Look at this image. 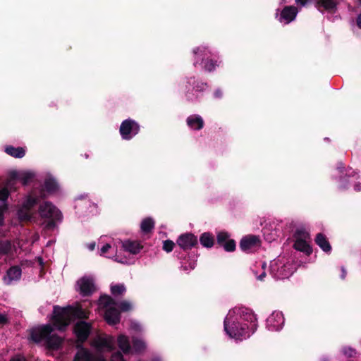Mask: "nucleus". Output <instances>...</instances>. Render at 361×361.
<instances>
[{
	"label": "nucleus",
	"mask_w": 361,
	"mask_h": 361,
	"mask_svg": "<svg viewBox=\"0 0 361 361\" xmlns=\"http://www.w3.org/2000/svg\"><path fill=\"white\" fill-rule=\"evenodd\" d=\"M154 226V221L152 218H146L141 223L140 228L142 232H150Z\"/></svg>",
	"instance_id": "c85d7f7f"
},
{
	"label": "nucleus",
	"mask_w": 361,
	"mask_h": 361,
	"mask_svg": "<svg viewBox=\"0 0 361 361\" xmlns=\"http://www.w3.org/2000/svg\"><path fill=\"white\" fill-rule=\"evenodd\" d=\"M34 178V173L31 171H12L9 173L7 187H11L16 181L21 182L23 185L28 184Z\"/></svg>",
	"instance_id": "9d476101"
},
{
	"label": "nucleus",
	"mask_w": 361,
	"mask_h": 361,
	"mask_svg": "<svg viewBox=\"0 0 361 361\" xmlns=\"http://www.w3.org/2000/svg\"><path fill=\"white\" fill-rule=\"evenodd\" d=\"M293 248H310V237L307 231L303 228L298 229L295 234Z\"/></svg>",
	"instance_id": "ddd939ff"
},
{
	"label": "nucleus",
	"mask_w": 361,
	"mask_h": 361,
	"mask_svg": "<svg viewBox=\"0 0 361 361\" xmlns=\"http://www.w3.org/2000/svg\"><path fill=\"white\" fill-rule=\"evenodd\" d=\"M122 248H137V246L135 245V243L126 240V241H117L111 243L110 242V238L104 235L101 236L97 241H92L87 244V248H111L112 247H120Z\"/></svg>",
	"instance_id": "6e6552de"
},
{
	"label": "nucleus",
	"mask_w": 361,
	"mask_h": 361,
	"mask_svg": "<svg viewBox=\"0 0 361 361\" xmlns=\"http://www.w3.org/2000/svg\"><path fill=\"white\" fill-rule=\"evenodd\" d=\"M361 4V0H359ZM357 24L360 28H361V14L358 16L357 19Z\"/></svg>",
	"instance_id": "c03bdc74"
},
{
	"label": "nucleus",
	"mask_w": 361,
	"mask_h": 361,
	"mask_svg": "<svg viewBox=\"0 0 361 361\" xmlns=\"http://www.w3.org/2000/svg\"><path fill=\"white\" fill-rule=\"evenodd\" d=\"M343 353L348 357H354L356 355L355 350L350 348H344Z\"/></svg>",
	"instance_id": "4c0bfd02"
},
{
	"label": "nucleus",
	"mask_w": 361,
	"mask_h": 361,
	"mask_svg": "<svg viewBox=\"0 0 361 361\" xmlns=\"http://www.w3.org/2000/svg\"><path fill=\"white\" fill-rule=\"evenodd\" d=\"M193 52L197 59L208 55V51L205 47H198L196 49H194Z\"/></svg>",
	"instance_id": "72a5a7b5"
},
{
	"label": "nucleus",
	"mask_w": 361,
	"mask_h": 361,
	"mask_svg": "<svg viewBox=\"0 0 361 361\" xmlns=\"http://www.w3.org/2000/svg\"><path fill=\"white\" fill-rule=\"evenodd\" d=\"M342 272H343V274H342L341 277H342V279H345V275H346V272H345V269L343 268L342 269Z\"/></svg>",
	"instance_id": "3c124183"
},
{
	"label": "nucleus",
	"mask_w": 361,
	"mask_h": 361,
	"mask_svg": "<svg viewBox=\"0 0 361 361\" xmlns=\"http://www.w3.org/2000/svg\"><path fill=\"white\" fill-rule=\"evenodd\" d=\"M5 152L16 158H22L25 154V151L23 147H13L12 146H8L5 149Z\"/></svg>",
	"instance_id": "bb28decb"
},
{
	"label": "nucleus",
	"mask_w": 361,
	"mask_h": 361,
	"mask_svg": "<svg viewBox=\"0 0 361 361\" xmlns=\"http://www.w3.org/2000/svg\"><path fill=\"white\" fill-rule=\"evenodd\" d=\"M298 13V9L294 6H286L281 12L279 20L281 23L288 24L293 21Z\"/></svg>",
	"instance_id": "a211bd4d"
},
{
	"label": "nucleus",
	"mask_w": 361,
	"mask_h": 361,
	"mask_svg": "<svg viewBox=\"0 0 361 361\" xmlns=\"http://www.w3.org/2000/svg\"><path fill=\"white\" fill-rule=\"evenodd\" d=\"M166 250L169 252L171 251L172 250L169 249V250Z\"/></svg>",
	"instance_id": "052dcab7"
},
{
	"label": "nucleus",
	"mask_w": 361,
	"mask_h": 361,
	"mask_svg": "<svg viewBox=\"0 0 361 361\" xmlns=\"http://www.w3.org/2000/svg\"><path fill=\"white\" fill-rule=\"evenodd\" d=\"M190 82H191V81H190ZM192 83H194V82H195V80H192Z\"/></svg>",
	"instance_id": "680f3d73"
},
{
	"label": "nucleus",
	"mask_w": 361,
	"mask_h": 361,
	"mask_svg": "<svg viewBox=\"0 0 361 361\" xmlns=\"http://www.w3.org/2000/svg\"><path fill=\"white\" fill-rule=\"evenodd\" d=\"M257 319L253 312L245 307L234 308L224 319V330L231 338L243 340L250 336L257 329Z\"/></svg>",
	"instance_id": "f257e3e1"
},
{
	"label": "nucleus",
	"mask_w": 361,
	"mask_h": 361,
	"mask_svg": "<svg viewBox=\"0 0 361 361\" xmlns=\"http://www.w3.org/2000/svg\"><path fill=\"white\" fill-rule=\"evenodd\" d=\"M215 66L212 62H208L204 65V69L207 71H212L215 68Z\"/></svg>",
	"instance_id": "58836bf2"
},
{
	"label": "nucleus",
	"mask_w": 361,
	"mask_h": 361,
	"mask_svg": "<svg viewBox=\"0 0 361 361\" xmlns=\"http://www.w3.org/2000/svg\"><path fill=\"white\" fill-rule=\"evenodd\" d=\"M177 243L181 248L192 247L197 245V238L192 233H185L178 238Z\"/></svg>",
	"instance_id": "6ab92c4d"
},
{
	"label": "nucleus",
	"mask_w": 361,
	"mask_h": 361,
	"mask_svg": "<svg viewBox=\"0 0 361 361\" xmlns=\"http://www.w3.org/2000/svg\"><path fill=\"white\" fill-rule=\"evenodd\" d=\"M2 250V251H4V252H3L4 253H6V252H5V251H6V250L3 249V250Z\"/></svg>",
	"instance_id": "bf43d9fd"
},
{
	"label": "nucleus",
	"mask_w": 361,
	"mask_h": 361,
	"mask_svg": "<svg viewBox=\"0 0 361 361\" xmlns=\"http://www.w3.org/2000/svg\"><path fill=\"white\" fill-rule=\"evenodd\" d=\"M266 274L264 271H263L261 274L257 276L258 280L262 281L264 278L265 277Z\"/></svg>",
	"instance_id": "49530a36"
},
{
	"label": "nucleus",
	"mask_w": 361,
	"mask_h": 361,
	"mask_svg": "<svg viewBox=\"0 0 361 361\" xmlns=\"http://www.w3.org/2000/svg\"><path fill=\"white\" fill-rule=\"evenodd\" d=\"M126 290V286L123 283L111 285V293L114 296L123 295Z\"/></svg>",
	"instance_id": "c756f323"
},
{
	"label": "nucleus",
	"mask_w": 361,
	"mask_h": 361,
	"mask_svg": "<svg viewBox=\"0 0 361 361\" xmlns=\"http://www.w3.org/2000/svg\"><path fill=\"white\" fill-rule=\"evenodd\" d=\"M59 188V187L56 180L54 178L49 176L44 182V190L41 193V197H44L46 196L45 192L49 195L53 194L56 192Z\"/></svg>",
	"instance_id": "5701e85b"
},
{
	"label": "nucleus",
	"mask_w": 361,
	"mask_h": 361,
	"mask_svg": "<svg viewBox=\"0 0 361 361\" xmlns=\"http://www.w3.org/2000/svg\"><path fill=\"white\" fill-rule=\"evenodd\" d=\"M73 361H106L103 356L94 355L90 350L84 348H80L75 356Z\"/></svg>",
	"instance_id": "dca6fc26"
},
{
	"label": "nucleus",
	"mask_w": 361,
	"mask_h": 361,
	"mask_svg": "<svg viewBox=\"0 0 361 361\" xmlns=\"http://www.w3.org/2000/svg\"><path fill=\"white\" fill-rule=\"evenodd\" d=\"M38 238H39V236L37 235H35L34 240H38Z\"/></svg>",
	"instance_id": "864d4df0"
},
{
	"label": "nucleus",
	"mask_w": 361,
	"mask_h": 361,
	"mask_svg": "<svg viewBox=\"0 0 361 361\" xmlns=\"http://www.w3.org/2000/svg\"><path fill=\"white\" fill-rule=\"evenodd\" d=\"M261 240L259 236L255 235H247L242 238L240 242V248H250L252 247H259Z\"/></svg>",
	"instance_id": "412c9836"
},
{
	"label": "nucleus",
	"mask_w": 361,
	"mask_h": 361,
	"mask_svg": "<svg viewBox=\"0 0 361 361\" xmlns=\"http://www.w3.org/2000/svg\"><path fill=\"white\" fill-rule=\"evenodd\" d=\"M21 269L18 267H11L6 272V275L4 276L3 280L5 284L11 285L13 281L19 280L21 277Z\"/></svg>",
	"instance_id": "aec40b11"
},
{
	"label": "nucleus",
	"mask_w": 361,
	"mask_h": 361,
	"mask_svg": "<svg viewBox=\"0 0 361 361\" xmlns=\"http://www.w3.org/2000/svg\"><path fill=\"white\" fill-rule=\"evenodd\" d=\"M200 243L203 247L211 248L214 245V237L209 233H204L200 238Z\"/></svg>",
	"instance_id": "cd10ccee"
},
{
	"label": "nucleus",
	"mask_w": 361,
	"mask_h": 361,
	"mask_svg": "<svg viewBox=\"0 0 361 361\" xmlns=\"http://www.w3.org/2000/svg\"><path fill=\"white\" fill-rule=\"evenodd\" d=\"M79 291L82 295H90L94 290L93 280L90 278L83 277L78 281Z\"/></svg>",
	"instance_id": "f3484780"
},
{
	"label": "nucleus",
	"mask_w": 361,
	"mask_h": 361,
	"mask_svg": "<svg viewBox=\"0 0 361 361\" xmlns=\"http://www.w3.org/2000/svg\"><path fill=\"white\" fill-rule=\"evenodd\" d=\"M300 251H305L307 255H310L312 252V250H299Z\"/></svg>",
	"instance_id": "09e8293b"
},
{
	"label": "nucleus",
	"mask_w": 361,
	"mask_h": 361,
	"mask_svg": "<svg viewBox=\"0 0 361 361\" xmlns=\"http://www.w3.org/2000/svg\"><path fill=\"white\" fill-rule=\"evenodd\" d=\"M11 361H25L23 357L16 356L13 357Z\"/></svg>",
	"instance_id": "37998d69"
},
{
	"label": "nucleus",
	"mask_w": 361,
	"mask_h": 361,
	"mask_svg": "<svg viewBox=\"0 0 361 361\" xmlns=\"http://www.w3.org/2000/svg\"><path fill=\"white\" fill-rule=\"evenodd\" d=\"M7 210V204L5 202H2L0 205V226L4 223V214Z\"/></svg>",
	"instance_id": "f704fd0d"
},
{
	"label": "nucleus",
	"mask_w": 361,
	"mask_h": 361,
	"mask_svg": "<svg viewBox=\"0 0 361 361\" xmlns=\"http://www.w3.org/2000/svg\"><path fill=\"white\" fill-rule=\"evenodd\" d=\"M39 214L44 219L47 228H53L56 222L62 218L60 211L49 202H44L39 205Z\"/></svg>",
	"instance_id": "0eeeda50"
},
{
	"label": "nucleus",
	"mask_w": 361,
	"mask_h": 361,
	"mask_svg": "<svg viewBox=\"0 0 361 361\" xmlns=\"http://www.w3.org/2000/svg\"><path fill=\"white\" fill-rule=\"evenodd\" d=\"M30 336L34 342L42 343L49 349L59 348L63 342V339L54 333V328L50 324L32 329Z\"/></svg>",
	"instance_id": "7ed1b4c3"
},
{
	"label": "nucleus",
	"mask_w": 361,
	"mask_h": 361,
	"mask_svg": "<svg viewBox=\"0 0 361 361\" xmlns=\"http://www.w3.org/2000/svg\"><path fill=\"white\" fill-rule=\"evenodd\" d=\"M37 202V199L34 197L29 196L23 202L22 207L18 212V216L20 220L25 221L31 218L32 208Z\"/></svg>",
	"instance_id": "f8f14e48"
},
{
	"label": "nucleus",
	"mask_w": 361,
	"mask_h": 361,
	"mask_svg": "<svg viewBox=\"0 0 361 361\" xmlns=\"http://www.w3.org/2000/svg\"><path fill=\"white\" fill-rule=\"evenodd\" d=\"M324 251H326L328 253L329 252L330 250L329 249H327V250H324Z\"/></svg>",
	"instance_id": "13d9d810"
},
{
	"label": "nucleus",
	"mask_w": 361,
	"mask_h": 361,
	"mask_svg": "<svg viewBox=\"0 0 361 361\" xmlns=\"http://www.w3.org/2000/svg\"><path fill=\"white\" fill-rule=\"evenodd\" d=\"M298 4H300L301 6H305L307 3V0H295Z\"/></svg>",
	"instance_id": "a18cd8bd"
},
{
	"label": "nucleus",
	"mask_w": 361,
	"mask_h": 361,
	"mask_svg": "<svg viewBox=\"0 0 361 361\" xmlns=\"http://www.w3.org/2000/svg\"><path fill=\"white\" fill-rule=\"evenodd\" d=\"M25 245L19 240L11 241L9 238L0 237V248H21Z\"/></svg>",
	"instance_id": "b1692460"
},
{
	"label": "nucleus",
	"mask_w": 361,
	"mask_h": 361,
	"mask_svg": "<svg viewBox=\"0 0 361 361\" xmlns=\"http://www.w3.org/2000/svg\"><path fill=\"white\" fill-rule=\"evenodd\" d=\"M153 361H160V360H159V359L156 358V359H154Z\"/></svg>",
	"instance_id": "6e6d98bb"
},
{
	"label": "nucleus",
	"mask_w": 361,
	"mask_h": 361,
	"mask_svg": "<svg viewBox=\"0 0 361 361\" xmlns=\"http://www.w3.org/2000/svg\"><path fill=\"white\" fill-rule=\"evenodd\" d=\"M98 305L99 309L104 311V319L110 325L118 324L120 322V312L116 306L118 305L123 312L130 311L133 308L130 302L123 300L117 304L109 295L101 296Z\"/></svg>",
	"instance_id": "f03ea898"
},
{
	"label": "nucleus",
	"mask_w": 361,
	"mask_h": 361,
	"mask_svg": "<svg viewBox=\"0 0 361 361\" xmlns=\"http://www.w3.org/2000/svg\"><path fill=\"white\" fill-rule=\"evenodd\" d=\"M111 361H126L120 352L114 353L111 356Z\"/></svg>",
	"instance_id": "e433bc0d"
},
{
	"label": "nucleus",
	"mask_w": 361,
	"mask_h": 361,
	"mask_svg": "<svg viewBox=\"0 0 361 361\" xmlns=\"http://www.w3.org/2000/svg\"><path fill=\"white\" fill-rule=\"evenodd\" d=\"M355 190H357V191H360L361 190V183H357L355 185Z\"/></svg>",
	"instance_id": "de8ad7c7"
},
{
	"label": "nucleus",
	"mask_w": 361,
	"mask_h": 361,
	"mask_svg": "<svg viewBox=\"0 0 361 361\" xmlns=\"http://www.w3.org/2000/svg\"><path fill=\"white\" fill-rule=\"evenodd\" d=\"M190 268H194L195 267V262L190 263Z\"/></svg>",
	"instance_id": "603ef678"
},
{
	"label": "nucleus",
	"mask_w": 361,
	"mask_h": 361,
	"mask_svg": "<svg viewBox=\"0 0 361 361\" xmlns=\"http://www.w3.org/2000/svg\"><path fill=\"white\" fill-rule=\"evenodd\" d=\"M298 264L291 257H280L271 265V271L274 276L278 279H286L290 276Z\"/></svg>",
	"instance_id": "39448f33"
},
{
	"label": "nucleus",
	"mask_w": 361,
	"mask_h": 361,
	"mask_svg": "<svg viewBox=\"0 0 361 361\" xmlns=\"http://www.w3.org/2000/svg\"><path fill=\"white\" fill-rule=\"evenodd\" d=\"M175 244L171 240H166L164 243L163 248H173L174 247Z\"/></svg>",
	"instance_id": "ea45409f"
},
{
	"label": "nucleus",
	"mask_w": 361,
	"mask_h": 361,
	"mask_svg": "<svg viewBox=\"0 0 361 361\" xmlns=\"http://www.w3.org/2000/svg\"><path fill=\"white\" fill-rule=\"evenodd\" d=\"M8 189L6 188L1 189L0 190V200L2 201L3 202H4L5 200L8 198Z\"/></svg>",
	"instance_id": "c9c22d12"
},
{
	"label": "nucleus",
	"mask_w": 361,
	"mask_h": 361,
	"mask_svg": "<svg viewBox=\"0 0 361 361\" xmlns=\"http://www.w3.org/2000/svg\"><path fill=\"white\" fill-rule=\"evenodd\" d=\"M206 87H207V84L202 83L200 87L197 86V87H195V88L196 89V91H198V90H204Z\"/></svg>",
	"instance_id": "79ce46f5"
},
{
	"label": "nucleus",
	"mask_w": 361,
	"mask_h": 361,
	"mask_svg": "<svg viewBox=\"0 0 361 361\" xmlns=\"http://www.w3.org/2000/svg\"><path fill=\"white\" fill-rule=\"evenodd\" d=\"M284 324V317L281 312H274L267 319V325L270 331L280 330Z\"/></svg>",
	"instance_id": "4468645a"
},
{
	"label": "nucleus",
	"mask_w": 361,
	"mask_h": 361,
	"mask_svg": "<svg viewBox=\"0 0 361 361\" xmlns=\"http://www.w3.org/2000/svg\"><path fill=\"white\" fill-rule=\"evenodd\" d=\"M265 266H266L265 263H263L262 265V268H264Z\"/></svg>",
	"instance_id": "4d7b16f0"
},
{
	"label": "nucleus",
	"mask_w": 361,
	"mask_h": 361,
	"mask_svg": "<svg viewBox=\"0 0 361 361\" xmlns=\"http://www.w3.org/2000/svg\"><path fill=\"white\" fill-rule=\"evenodd\" d=\"M318 6L326 10L331 11L335 8L336 4L333 0H320L318 2Z\"/></svg>",
	"instance_id": "473e14b6"
},
{
	"label": "nucleus",
	"mask_w": 361,
	"mask_h": 361,
	"mask_svg": "<svg viewBox=\"0 0 361 361\" xmlns=\"http://www.w3.org/2000/svg\"><path fill=\"white\" fill-rule=\"evenodd\" d=\"M140 250H99L100 256L120 263H132Z\"/></svg>",
	"instance_id": "423d86ee"
},
{
	"label": "nucleus",
	"mask_w": 361,
	"mask_h": 361,
	"mask_svg": "<svg viewBox=\"0 0 361 361\" xmlns=\"http://www.w3.org/2000/svg\"><path fill=\"white\" fill-rule=\"evenodd\" d=\"M90 331L91 325L83 321L77 322L74 327V332L78 339L81 342L85 341L87 338Z\"/></svg>",
	"instance_id": "2eb2a0df"
},
{
	"label": "nucleus",
	"mask_w": 361,
	"mask_h": 361,
	"mask_svg": "<svg viewBox=\"0 0 361 361\" xmlns=\"http://www.w3.org/2000/svg\"><path fill=\"white\" fill-rule=\"evenodd\" d=\"M139 130L140 126L135 121L128 119L121 123L120 133L123 139L130 140L138 133Z\"/></svg>",
	"instance_id": "9b49d317"
},
{
	"label": "nucleus",
	"mask_w": 361,
	"mask_h": 361,
	"mask_svg": "<svg viewBox=\"0 0 361 361\" xmlns=\"http://www.w3.org/2000/svg\"><path fill=\"white\" fill-rule=\"evenodd\" d=\"M114 338L111 336H99L92 341L91 345L98 353L110 352L114 348Z\"/></svg>",
	"instance_id": "1a4fd4ad"
},
{
	"label": "nucleus",
	"mask_w": 361,
	"mask_h": 361,
	"mask_svg": "<svg viewBox=\"0 0 361 361\" xmlns=\"http://www.w3.org/2000/svg\"><path fill=\"white\" fill-rule=\"evenodd\" d=\"M187 123L190 128L195 130L201 129L204 125L202 118L197 115L189 116L187 119Z\"/></svg>",
	"instance_id": "393cba45"
},
{
	"label": "nucleus",
	"mask_w": 361,
	"mask_h": 361,
	"mask_svg": "<svg viewBox=\"0 0 361 361\" xmlns=\"http://www.w3.org/2000/svg\"><path fill=\"white\" fill-rule=\"evenodd\" d=\"M52 243H53V242H49V243H47V246H51V245H52Z\"/></svg>",
	"instance_id": "5fc2aeb1"
},
{
	"label": "nucleus",
	"mask_w": 361,
	"mask_h": 361,
	"mask_svg": "<svg viewBox=\"0 0 361 361\" xmlns=\"http://www.w3.org/2000/svg\"><path fill=\"white\" fill-rule=\"evenodd\" d=\"M315 241H316V243L317 245L320 247V248H331V246L329 243V242L327 241L326 237L321 234V233H319L316 238H315Z\"/></svg>",
	"instance_id": "2f4dec72"
},
{
	"label": "nucleus",
	"mask_w": 361,
	"mask_h": 361,
	"mask_svg": "<svg viewBox=\"0 0 361 361\" xmlns=\"http://www.w3.org/2000/svg\"><path fill=\"white\" fill-rule=\"evenodd\" d=\"M221 95V93L220 92V91H219V90H216V91L215 92V96H216V97H220Z\"/></svg>",
	"instance_id": "8fccbe9b"
},
{
	"label": "nucleus",
	"mask_w": 361,
	"mask_h": 361,
	"mask_svg": "<svg viewBox=\"0 0 361 361\" xmlns=\"http://www.w3.org/2000/svg\"><path fill=\"white\" fill-rule=\"evenodd\" d=\"M7 317L5 314H0V324H4L7 322Z\"/></svg>",
	"instance_id": "a19ab883"
},
{
	"label": "nucleus",
	"mask_w": 361,
	"mask_h": 361,
	"mask_svg": "<svg viewBox=\"0 0 361 361\" xmlns=\"http://www.w3.org/2000/svg\"><path fill=\"white\" fill-rule=\"evenodd\" d=\"M118 345L119 348L124 353H128L130 351V345L129 339L124 335H120L118 337Z\"/></svg>",
	"instance_id": "a878e982"
},
{
	"label": "nucleus",
	"mask_w": 361,
	"mask_h": 361,
	"mask_svg": "<svg viewBox=\"0 0 361 361\" xmlns=\"http://www.w3.org/2000/svg\"><path fill=\"white\" fill-rule=\"evenodd\" d=\"M216 238L220 246H223L224 248H235V241L230 238V235L227 232L218 233Z\"/></svg>",
	"instance_id": "4be33fe9"
},
{
	"label": "nucleus",
	"mask_w": 361,
	"mask_h": 361,
	"mask_svg": "<svg viewBox=\"0 0 361 361\" xmlns=\"http://www.w3.org/2000/svg\"><path fill=\"white\" fill-rule=\"evenodd\" d=\"M89 312L80 307H71L61 308L58 306L54 307L53 324L56 329L62 330L67 326L73 317L87 318Z\"/></svg>",
	"instance_id": "20e7f679"
},
{
	"label": "nucleus",
	"mask_w": 361,
	"mask_h": 361,
	"mask_svg": "<svg viewBox=\"0 0 361 361\" xmlns=\"http://www.w3.org/2000/svg\"><path fill=\"white\" fill-rule=\"evenodd\" d=\"M133 347L135 353H142L146 349V344L140 339L134 338L133 340Z\"/></svg>",
	"instance_id": "7c9ffc66"
}]
</instances>
